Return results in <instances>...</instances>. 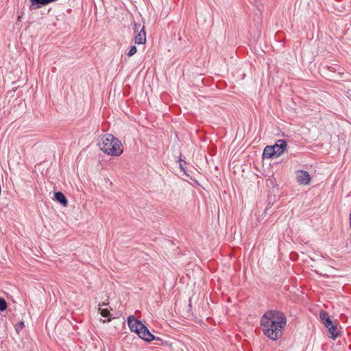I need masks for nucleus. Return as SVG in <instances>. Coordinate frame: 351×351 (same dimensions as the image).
<instances>
[{
    "label": "nucleus",
    "mask_w": 351,
    "mask_h": 351,
    "mask_svg": "<svg viewBox=\"0 0 351 351\" xmlns=\"http://www.w3.org/2000/svg\"><path fill=\"white\" fill-rule=\"evenodd\" d=\"M286 325L287 317L280 311H267L261 317V326L263 332L271 340H276L280 338Z\"/></svg>",
    "instance_id": "nucleus-1"
},
{
    "label": "nucleus",
    "mask_w": 351,
    "mask_h": 351,
    "mask_svg": "<svg viewBox=\"0 0 351 351\" xmlns=\"http://www.w3.org/2000/svg\"><path fill=\"white\" fill-rule=\"evenodd\" d=\"M327 328L330 335V337L332 339H335L339 336L338 329H337V326H335L333 324L332 325H330V326H328V328Z\"/></svg>",
    "instance_id": "nucleus-11"
},
{
    "label": "nucleus",
    "mask_w": 351,
    "mask_h": 351,
    "mask_svg": "<svg viewBox=\"0 0 351 351\" xmlns=\"http://www.w3.org/2000/svg\"><path fill=\"white\" fill-rule=\"evenodd\" d=\"M133 29L134 33L138 34L141 29H144V26L142 27L140 23H134Z\"/></svg>",
    "instance_id": "nucleus-13"
},
{
    "label": "nucleus",
    "mask_w": 351,
    "mask_h": 351,
    "mask_svg": "<svg viewBox=\"0 0 351 351\" xmlns=\"http://www.w3.org/2000/svg\"><path fill=\"white\" fill-rule=\"evenodd\" d=\"M108 303L103 302L101 304H99V307L98 311L100 312V314L104 317H108L110 315V311L107 308H101V306H107Z\"/></svg>",
    "instance_id": "nucleus-12"
},
{
    "label": "nucleus",
    "mask_w": 351,
    "mask_h": 351,
    "mask_svg": "<svg viewBox=\"0 0 351 351\" xmlns=\"http://www.w3.org/2000/svg\"><path fill=\"white\" fill-rule=\"evenodd\" d=\"M136 51H137L136 47L133 45L130 47L127 55H128V56L131 57L133 55H134L136 53Z\"/></svg>",
    "instance_id": "nucleus-15"
},
{
    "label": "nucleus",
    "mask_w": 351,
    "mask_h": 351,
    "mask_svg": "<svg viewBox=\"0 0 351 351\" xmlns=\"http://www.w3.org/2000/svg\"><path fill=\"white\" fill-rule=\"evenodd\" d=\"M143 328H142V330L137 334L138 337L142 339L149 342L154 340L155 339V336L149 332L145 326H144Z\"/></svg>",
    "instance_id": "nucleus-6"
},
{
    "label": "nucleus",
    "mask_w": 351,
    "mask_h": 351,
    "mask_svg": "<svg viewBox=\"0 0 351 351\" xmlns=\"http://www.w3.org/2000/svg\"><path fill=\"white\" fill-rule=\"evenodd\" d=\"M7 308V303L3 298H0V311H3Z\"/></svg>",
    "instance_id": "nucleus-14"
},
{
    "label": "nucleus",
    "mask_w": 351,
    "mask_h": 351,
    "mask_svg": "<svg viewBox=\"0 0 351 351\" xmlns=\"http://www.w3.org/2000/svg\"><path fill=\"white\" fill-rule=\"evenodd\" d=\"M146 42V33L145 29H141L135 36V43L137 45L144 44Z\"/></svg>",
    "instance_id": "nucleus-8"
},
{
    "label": "nucleus",
    "mask_w": 351,
    "mask_h": 351,
    "mask_svg": "<svg viewBox=\"0 0 351 351\" xmlns=\"http://www.w3.org/2000/svg\"><path fill=\"white\" fill-rule=\"evenodd\" d=\"M297 182L302 185H308L311 180L309 173L304 170H298L296 171Z\"/></svg>",
    "instance_id": "nucleus-4"
},
{
    "label": "nucleus",
    "mask_w": 351,
    "mask_h": 351,
    "mask_svg": "<svg viewBox=\"0 0 351 351\" xmlns=\"http://www.w3.org/2000/svg\"><path fill=\"white\" fill-rule=\"evenodd\" d=\"M23 326V322H21L20 323V326Z\"/></svg>",
    "instance_id": "nucleus-17"
},
{
    "label": "nucleus",
    "mask_w": 351,
    "mask_h": 351,
    "mask_svg": "<svg viewBox=\"0 0 351 351\" xmlns=\"http://www.w3.org/2000/svg\"><path fill=\"white\" fill-rule=\"evenodd\" d=\"M271 146L273 147L276 156L278 157L285 152L287 146V143L285 139H279L277 141L275 145Z\"/></svg>",
    "instance_id": "nucleus-5"
},
{
    "label": "nucleus",
    "mask_w": 351,
    "mask_h": 351,
    "mask_svg": "<svg viewBox=\"0 0 351 351\" xmlns=\"http://www.w3.org/2000/svg\"><path fill=\"white\" fill-rule=\"evenodd\" d=\"M263 156L266 158H271L274 156H276L273 147L271 145L266 146L263 150Z\"/></svg>",
    "instance_id": "nucleus-10"
},
{
    "label": "nucleus",
    "mask_w": 351,
    "mask_h": 351,
    "mask_svg": "<svg viewBox=\"0 0 351 351\" xmlns=\"http://www.w3.org/2000/svg\"><path fill=\"white\" fill-rule=\"evenodd\" d=\"M55 199L64 206H66L68 204V201L65 195L60 191L56 192L54 193Z\"/></svg>",
    "instance_id": "nucleus-9"
},
{
    "label": "nucleus",
    "mask_w": 351,
    "mask_h": 351,
    "mask_svg": "<svg viewBox=\"0 0 351 351\" xmlns=\"http://www.w3.org/2000/svg\"><path fill=\"white\" fill-rule=\"evenodd\" d=\"M179 162H180V169L183 171H185V165H186V162L185 161H184L183 160H182L181 158L179 159Z\"/></svg>",
    "instance_id": "nucleus-16"
},
{
    "label": "nucleus",
    "mask_w": 351,
    "mask_h": 351,
    "mask_svg": "<svg viewBox=\"0 0 351 351\" xmlns=\"http://www.w3.org/2000/svg\"><path fill=\"white\" fill-rule=\"evenodd\" d=\"M128 324L131 331L136 334L140 332L145 326L140 320L136 319L134 315H130L128 318Z\"/></svg>",
    "instance_id": "nucleus-3"
},
{
    "label": "nucleus",
    "mask_w": 351,
    "mask_h": 351,
    "mask_svg": "<svg viewBox=\"0 0 351 351\" xmlns=\"http://www.w3.org/2000/svg\"><path fill=\"white\" fill-rule=\"evenodd\" d=\"M319 317L324 325V326L327 328L328 326L332 324V322L326 312L322 311L319 314Z\"/></svg>",
    "instance_id": "nucleus-7"
},
{
    "label": "nucleus",
    "mask_w": 351,
    "mask_h": 351,
    "mask_svg": "<svg viewBox=\"0 0 351 351\" xmlns=\"http://www.w3.org/2000/svg\"><path fill=\"white\" fill-rule=\"evenodd\" d=\"M98 145L103 152L110 156H119L123 151L121 141L110 134L102 136Z\"/></svg>",
    "instance_id": "nucleus-2"
}]
</instances>
